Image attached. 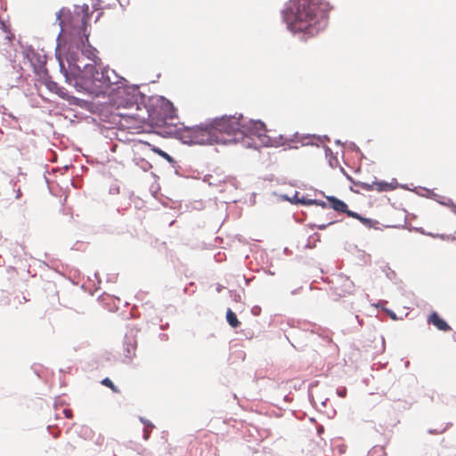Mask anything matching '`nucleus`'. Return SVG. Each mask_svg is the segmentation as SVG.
Masks as SVG:
<instances>
[{
  "label": "nucleus",
  "mask_w": 456,
  "mask_h": 456,
  "mask_svg": "<svg viewBox=\"0 0 456 456\" xmlns=\"http://www.w3.org/2000/svg\"><path fill=\"white\" fill-rule=\"evenodd\" d=\"M321 0H290L284 20L290 31L308 37L317 35L326 23Z\"/></svg>",
  "instance_id": "obj_1"
},
{
  "label": "nucleus",
  "mask_w": 456,
  "mask_h": 456,
  "mask_svg": "<svg viewBox=\"0 0 456 456\" xmlns=\"http://www.w3.org/2000/svg\"><path fill=\"white\" fill-rule=\"evenodd\" d=\"M77 61L72 54L68 58L70 69L77 71V83L89 94L99 95L105 93L111 85L117 83L111 77L113 76L116 78L114 70L102 67V64L85 63L80 65Z\"/></svg>",
  "instance_id": "obj_2"
},
{
  "label": "nucleus",
  "mask_w": 456,
  "mask_h": 456,
  "mask_svg": "<svg viewBox=\"0 0 456 456\" xmlns=\"http://www.w3.org/2000/svg\"><path fill=\"white\" fill-rule=\"evenodd\" d=\"M118 96L116 115L120 118V126L124 129L139 132L148 119V110L138 103L137 96L130 94L126 89L119 90Z\"/></svg>",
  "instance_id": "obj_3"
},
{
  "label": "nucleus",
  "mask_w": 456,
  "mask_h": 456,
  "mask_svg": "<svg viewBox=\"0 0 456 456\" xmlns=\"http://www.w3.org/2000/svg\"><path fill=\"white\" fill-rule=\"evenodd\" d=\"M72 20L77 22L78 25L74 27V34L78 37H85L86 42L81 39V42L77 44V52L69 53L67 59L72 54L77 59L78 64H83L80 61L79 54L86 56L88 60L92 61L91 65H101L102 60L97 56V50L88 44L89 34L86 33V28L89 21V15L87 12H77L72 16Z\"/></svg>",
  "instance_id": "obj_4"
},
{
  "label": "nucleus",
  "mask_w": 456,
  "mask_h": 456,
  "mask_svg": "<svg viewBox=\"0 0 456 456\" xmlns=\"http://www.w3.org/2000/svg\"><path fill=\"white\" fill-rule=\"evenodd\" d=\"M181 139L190 144H226L227 140L215 134L212 123L192 127H185L181 131Z\"/></svg>",
  "instance_id": "obj_5"
},
{
  "label": "nucleus",
  "mask_w": 456,
  "mask_h": 456,
  "mask_svg": "<svg viewBox=\"0 0 456 456\" xmlns=\"http://www.w3.org/2000/svg\"><path fill=\"white\" fill-rule=\"evenodd\" d=\"M215 134L227 140V143L238 142L241 140L242 115L223 116L212 120Z\"/></svg>",
  "instance_id": "obj_6"
},
{
  "label": "nucleus",
  "mask_w": 456,
  "mask_h": 456,
  "mask_svg": "<svg viewBox=\"0 0 456 456\" xmlns=\"http://www.w3.org/2000/svg\"><path fill=\"white\" fill-rule=\"evenodd\" d=\"M242 126L243 127H241V140L246 136H256L261 141L262 143L271 146L286 145L289 142V140L287 138H284L282 135L280 136L279 141L274 140V142H272L270 138L265 135L266 127L262 121H247L242 116Z\"/></svg>",
  "instance_id": "obj_7"
},
{
  "label": "nucleus",
  "mask_w": 456,
  "mask_h": 456,
  "mask_svg": "<svg viewBox=\"0 0 456 456\" xmlns=\"http://www.w3.org/2000/svg\"><path fill=\"white\" fill-rule=\"evenodd\" d=\"M354 292V283L347 276L339 275L331 283L330 293L335 299L350 296Z\"/></svg>",
  "instance_id": "obj_8"
},
{
  "label": "nucleus",
  "mask_w": 456,
  "mask_h": 456,
  "mask_svg": "<svg viewBox=\"0 0 456 456\" xmlns=\"http://www.w3.org/2000/svg\"><path fill=\"white\" fill-rule=\"evenodd\" d=\"M358 185L366 191H376L378 192L391 191L396 189L397 182L392 179L391 182L386 181H373L372 183L359 182Z\"/></svg>",
  "instance_id": "obj_9"
},
{
  "label": "nucleus",
  "mask_w": 456,
  "mask_h": 456,
  "mask_svg": "<svg viewBox=\"0 0 456 456\" xmlns=\"http://www.w3.org/2000/svg\"><path fill=\"white\" fill-rule=\"evenodd\" d=\"M428 323L434 325L437 330L441 331H450L452 328L450 325L442 319L436 312H433L428 318Z\"/></svg>",
  "instance_id": "obj_10"
},
{
  "label": "nucleus",
  "mask_w": 456,
  "mask_h": 456,
  "mask_svg": "<svg viewBox=\"0 0 456 456\" xmlns=\"http://www.w3.org/2000/svg\"><path fill=\"white\" fill-rule=\"evenodd\" d=\"M160 107L165 111L163 120L165 123H167V120H172L175 117V110L173 107V104L169 101L161 100Z\"/></svg>",
  "instance_id": "obj_11"
},
{
  "label": "nucleus",
  "mask_w": 456,
  "mask_h": 456,
  "mask_svg": "<svg viewBox=\"0 0 456 456\" xmlns=\"http://www.w3.org/2000/svg\"><path fill=\"white\" fill-rule=\"evenodd\" d=\"M327 200L330 202V207L334 210H336L338 212L345 213L346 215H347V213L352 212L351 210H349L347 208V205L344 201L337 199L336 197H333V196L327 197Z\"/></svg>",
  "instance_id": "obj_12"
},
{
  "label": "nucleus",
  "mask_w": 456,
  "mask_h": 456,
  "mask_svg": "<svg viewBox=\"0 0 456 456\" xmlns=\"http://www.w3.org/2000/svg\"><path fill=\"white\" fill-rule=\"evenodd\" d=\"M226 320H227V322L232 328H237L240 324V322L238 320L236 314L231 309H228L227 312H226Z\"/></svg>",
  "instance_id": "obj_13"
},
{
  "label": "nucleus",
  "mask_w": 456,
  "mask_h": 456,
  "mask_svg": "<svg viewBox=\"0 0 456 456\" xmlns=\"http://www.w3.org/2000/svg\"><path fill=\"white\" fill-rule=\"evenodd\" d=\"M347 216L359 220L362 224H363L366 226H369V227L371 226L372 221L369 218L360 216L358 213H355L353 211V212L347 213Z\"/></svg>",
  "instance_id": "obj_14"
},
{
  "label": "nucleus",
  "mask_w": 456,
  "mask_h": 456,
  "mask_svg": "<svg viewBox=\"0 0 456 456\" xmlns=\"http://www.w3.org/2000/svg\"><path fill=\"white\" fill-rule=\"evenodd\" d=\"M102 385L109 387L112 392L118 394L119 389L114 385V383L109 379L105 378L101 381Z\"/></svg>",
  "instance_id": "obj_15"
},
{
  "label": "nucleus",
  "mask_w": 456,
  "mask_h": 456,
  "mask_svg": "<svg viewBox=\"0 0 456 456\" xmlns=\"http://www.w3.org/2000/svg\"><path fill=\"white\" fill-rule=\"evenodd\" d=\"M155 151L161 157H163L164 159H167V160H171V157L165 151H161V150H155Z\"/></svg>",
  "instance_id": "obj_16"
},
{
  "label": "nucleus",
  "mask_w": 456,
  "mask_h": 456,
  "mask_svg": "<svg viewBox=\"0 0 456 456\" xmlns=\"http://www.w3.org/2000/svg\"><path fill=\"white\" fill-rule=\"evenodd\" d=\"M143 438L145 440H148L149 437H150V434H151V430L149 429V428H145L144 430H143Z\"/></svg>",
  "instance_id": "obj_17"
},
{
  "label": "nucleus",
  "mask_w": 456,
  "mask_h": 456,
  "mask_svg": "<svg viewBox=\"0 0 456 456\" xmlns=\"http://www.w3.org/2000/svg\"><path fill=\"white\" fill-rule=\"evenodd\" d=\"M338 395L340 396V397H345L346 395V389L344 387L340 390L338 391Z\"/></svg>",
  "instance_id": "obj_18"
},
{
  "label": "nucleus",
  "mask_w": 456,
  "mask_h": 456,
  "mask_svg": "<svg viewBox=\"0 0 456 456\" xmlns=\"http://www.w3.org/2000/svg\"><path fill=\"white\" fill-rule=\"evenodd\" d=\"M63 412H64V414H65V416H66L67 418H69V419L72 418V411H71V410H69V409H65V410L63 411Z\"/></svg>",
  "instance_id": "obj_19"
},
{
  "label": "nucleus",
  "mask_w": 456,
  "mask_h": 456,
  "mask_svg": "<svg viewBox=\"0 0 456 456\" xmlns=\"http://www.w3.org/2000/svg\"><path fill=\"white\" fill-rule=\"evenodd\" d=\"M140 420L146 425V428H153V425H151L149 421H146L143 418H140Z\"/></svg>",
  "instance_id": "obj_20"
},
{
  "label": "nucleus",
  "mask_w": 456,
  "mask_h": 456,
  "mask_svg": "<svg viewBox=\"0 0 456 456\" xmlns=\"http://www.w3.org/2000/svg\"><path fill=\"white\" fill-rule=\"evenodd\" d=\"M328 224H322V225H319V229L321 230H323L327 227Z\"/></svg>",
  "instance_id": "obj_21"
}]
</instances>
